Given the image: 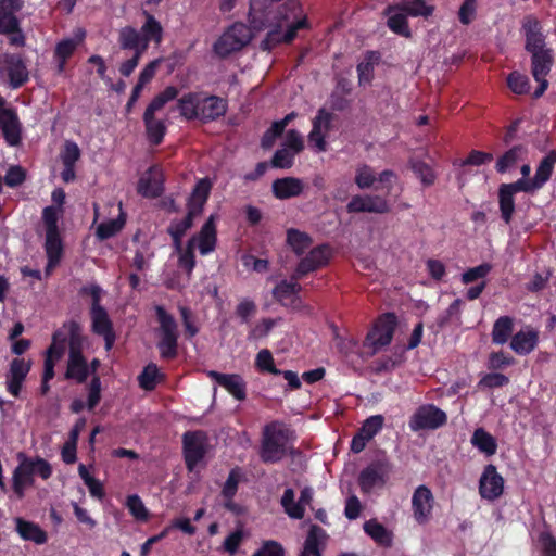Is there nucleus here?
Returning <instances> with one entry per match:
<instances>
[{
  "mask_svg": "<svg viewBox=\"0 0 556 556\" xmlns=\"http://www.w3.org/2000/svg\"><path fill=\"white\" fill-rule=\"evenodd\" d=\"M384 418L382 415H374L364 420L358 432L369 441L382 429Z\"/></svg>",
  "mask_w": 556,
  "mask_h": 556,
  "instance_id": "52",
  "label": "nucleus"
},
{
  "mask_svg": "<svg viewBox=\"0 0 556 556\" xmlns=\"http://www.w3.org/2000/svg\"><path fill=\"white\" fill-rule=\"evenodd\" d=\"M176 109L188 122L208 124L226 115L228 101L206 91H189L177 99Z\"/></svg>",
  "mask_w": 556,
  "mask_h": 556,
  "instance_id": "3",
  "label": "nucleus"
},
{
  "mask_svg": "<svg viewBox=\"0 0 556 556\" xmlns=\"http://www.w3.org/2000/svg\"><path fill=\"white\" fill-rule=\"evenodd\" d=\"M126 507L136 520L147 521L149 519V511L139 495H128Z\"/></svg>",
  "mask_w": 556,
  "mask_h": 556,
  "instance_id": "50",
  "label": "nucleus"
},
{
  "mask_svg": "<svg viewBox=\"0 0 556 556\" xmlns=\"http://www.w3.org/2000/svg\"><path fill=\"white\" fill-rule=\"evenodd\" d=\"M503 477L497 472L494 465L489 464L485 466L479 480L480 495L485 500L494 501L503 494Z\"/></svg>",
  "mask_w": 556,
  "mask_h": 556,
  "instance_id": "20",
  "label": "nucleus"
},
{
  "mask_svg": "<svg viewBox=\"0 0 556 556\" xmlns=\"http://www.w3.org/2000/svg\"><path fill=\"white\" fill-rule=\"evenodd\" d=\"M514 320L509 316L500 317L493 325L492 342L495 344H505L513 333Z\"/></svg>",
  "mask_w": 556,
  "mask_h": 556,
  "instance_id": "44",
  "label": "nucleus"
},
{
  "mask_svg": "<svg viewBox=\"0 0 556 556\" xmlns=\"http://www.w3.org/2000/svg\"><path fill=\"white\" fill-rule=\"evenodd\" d=\"M137 191L144 198H159L164 191L162 173L156 167H151L147 175L139 179Z\"/></svg>",
  "mask_w": 556,
  "mask_h": 556,
  "instance_id": "24",
  "label": "nucleus"
},
{
  "mask_svg": "<svg viewBox=\"0 0 556 556\" xmlns=\"http://www.w3.org/2000/svg\"><path fill=\"white\" fill-rule=\"evenodd\" d=\"M240 479V469L238 467L231 469L222 489V495L224 498L236 496Z\"/></svg>",
  "mask_w": 556,
  "mask_h": 556,
  "instance_id": "57",
  "label": "nucleus"
},
{
  "mask_svg": "<svg viewBox=\"0 0 556 556\" xmlns=\"http://www.w3.org/2000/svg\"><path fill=\"white\" fill-rule=\"evenodd\" d=\"M396 325L397 318L394 313L383 314L368 332L366 340L375 350L387 346L392 341Z\"/></svg>",
  "mask_w": 556,
  "mask_h": 556,
  "instance_id": "12",
  "label": "nucleus"
},
{
  "mask_svg": "<svg viewBox=\"0 0 556 556\" xmlns=\"http://www.w3.org/2000/svg\"><path fill=\"white\" fill-rule=\"evenodd\" d=\"M85 33L77 39L66 38L56 43L54 50L55 59L68 60L77 49L78 45L84 40Z\"/></svg>",
  "mask_w": 556,
  "mask_h": 556,
  "instance_id": "49",
  "label": "nucleus"
},
{
  "mask_svg": "<svg viewBox=\"0 0 556 556\" xmlns=\"http://www.w3.org/2000/svg\"><path fill=\"white\" fill-rule=\"evenodd\" d=\"M507 85L514 93H527L530 89L529 79L519 72H513L507 77Z\"/></svg>",
  "mask_w": 556,
  "mask_h": 556,
  "instance_id": "58",
  "label": "nucleus"
},
{
  "mask_svg": "<svg viewBox=\"0 0 556 556\" xmlns=\"http://www.w3.org/2000/svg\"><path fill=\"white\" fill-rule=\"evenodd\" d=\"M251 39V29L243 23H235L215 41L213 50L225 59L249 45Z\"/></svg>",
  "mask_w": 556,
  "mask_h": 556,
  "instance_id": "8",
  "label": "nucleus"
},
{
  "mask_svg": "<svg viewBox=\"0 0 556 556\" xmlns=\"http://www.w3.org/2000/svg\"><path fill=\"white\" fill-rule=\"evenodd\" d=\"M331 257V250L328 244H320L313 248L306 256L298 264L292 274L293 280H299L306 275L325 267Z\"/></svg>",
  "mask_w": 556,
  "mask_h": 556,
  "instance_id": "10",
  "label": "nucleus"
},
{
  "mask_svg": "<svg viewBox=\"0 0 556 556\" xmlns=\"http://www.w3.org/2000/svg\"><path fill=\"white\" fill-rule=\"evenodd\" d=\"M366 213L386 214L390 212V205L386 198L365 194Z\"/></svg>",
  "mask_w": 556,
  "mask_h": 556,
  "instance_id": "56",
  "label": "nucleus"
},
{
  "mask_svg": "<svg viewBox=\"0 0 556 556\" xmlns=\"http://www.w3.org/2000/svg\"><path fill=\"white\" fill-rule=\"evenodd\" d=\"M363 528L365 533L369 535L376 543L384 546H389L391 544V539L386 527L379 523L377 520L370 519L366 521Z\"/></svg>",
  "mask_w": 556,
  "mask_h": 556,
  "instance_id": "46",
  "label": "nucleus"
},
{
  "mask_svg": "<svg viewBox=\"0 0 556 556\" xmlns=\"http://www.w3.org/2000/svg\"><path fill=\"white\" fill-rule=\"evenodd\" d=\"M255 366L261 372L280 375L281 370L275 366L273 354L269 350H261L255 358Z\"/></svg>",
  "mask_w": 556,
  "mask_h": 556,
  "instance_id": "51",
  "label": "nucleus"
},
{
  "mask_svg": "<svg viewBox=\"0 0 556 556\" xmlns=\"http://www.w3.org/2000/svg\"><path fill=\"white\" fill-rule=\"evenodd\" d=\"M446 422V414L434 405H422L409 420L413 431L437 429Z\"/></svg>",
  "mask_w": 556,
  "mask_h": 556,
  "instance_id": "14",
  "label": "nucleus"
},
{
  "mask_svg": "<svg viewBox=\"0 0 556 556\" xmlns=\"http://www.w3.org/2000/svg\"><path fill=\"white\" fill-rule=\"evenodd\" d=\"M327 539L326 531L317 525H312L304 541L300 556H323V547Z\"/></svg>",
  "mask_w": 556,
  "mask_h": 556,
  "instance_id": "32",
  "label": "nucleus"
},
{
  "mask_svg": "<svg viewBox=\"0 0 556 556\" xmlns=\"http://www.w3.org/2000/svg\"><path fill=\"white\" fill-rule=\"evenodd\" d=\"M211 190L212 182L207 177L198 180L187 201V210L199 216L203 212L204 204L208 200Z\"/></svg>",
  "mask_w": 556,
  "mask_h": 556,
  "instance_id": "27",
  "label": "nucleus"
},
{
  "mask_svg": "<svg viewBox=\"0 0 556 556\" xmlns=\"http://www.w3.org/2000/svg\"><path fill=\"white\" fill-rule=\"evenodd\" d=\"M527 154V148L522 144H517L506 151L496 162L495 168L498 173L504 174L517 162Z\"/></svg>",
  "mask_w": 556,
  "mask_h": 556,
  "instance_id": "39",
  "label": "nucleus"
},
{
  "mask_svg": "<svg viewBox=\"0 0 556 556\" xmlns=\"http://www.w3.org/2000/svg\"><path fill=\"white\" fill-rule=\"evenodd\" d=\"M390 469L391 465L387 459H377L365 467L358 476L362 492L369 493L376 485H383Z\"/></svg>",
  "mask_w": 556,
  "mask_h": 556,
  "instance_id": "15",
  "label": "nucleus"
},
{
  "mask_svg": "<svg viewBox=\"0 0 556 556\" xmlns=\"http://www.w3.org/2000/svg\"><path fill=\"white\" fill-rule=\"evenodd\" d=\"M14 522L15 531L22 540L37 545H43L48 542V533L38 523L22 517H16Z\"/></svg>",
  "mask_w": 556,
  "mask_h": 556,
  "instance_id": "25",
  "label": "nucleus"
},
{
  "mask_svg": "<svg viewBox=\"0 0 556 556\" xmlns=\"http://www.w3.org/2000/svg\"><path fill=\"white\" fill-rule=\"evenodd\" d=\"M0 129L8 146L17 147L22 141V124L16 111L10 108L0 114Z\"/></svg>",
  "mask_w": 556,
  "mask_h": 556,
  "instance_id": "21",
  "label": "nucleus"
},
{
  "mask_svg": "<svg viewBox=\"0 0 556 556\" xmlns=\"http://www.w3.org/2000/svg\"><path fill=\"white\" fill-rule=\"evenodd\" d=\"M553 63L552 50L531 53V73L539 83L538 88L533 92V98L539 99L547 89L548 81L546 76L551 72Z\"/></svg>",
  "mask_w": 556,
  "mask_h": 556,
  "instance_id": "13",
  "label": "nucleus"
},
{
  "mask_svg": "<svg viewBox=\"0 0 556 556\" xmlns=\"http://www.w3.org/2000/svg\"><path fill=\"white\" fill-rule=\"evenodd\" d=\"M291 430L282 422L271 421L264 426L260 458L264 464H276L287 455Z\"/></svg>",
  "mask_w": 556,
  "mask_h": 556,
  "instance_id": "5",
  "label": "nucleus"
},
{
  "mask_svg": "<svg viewBox=\"0 0 556 556\" xmlns=\"http://www.w3.org/2000/svg\"><path fill=\"white\" fill-rule=\"evenodd\" d=\"M18 465L15 467L12 477V489L18 498H23L26 488L35 483L34 476L48 480L52 476V467L48 460L39 456L31 458L20 452L17 454Z\"/></svg>",
  "mask_w": 556,
  "mask_h": 556,
  "instance_id": "4",
  "label": "nucleus"
},
{
  "mask_svg": "<svg viewBox=\"0 0 556 556\" xmlns=\"http://www.w3.org/2000/svg\"><path fill=\"white\" fill-rule=\"evenodd\" d=\"M179 90L175 86H167L163 91L157 93L147 106L142 119L146 127L148 141L152 146H160L167 132L164 121L155 119V112L162 110L166 103L177 99Z\"/></svg>",
  "mask_w": 556,
  "mask_h": 556,
  "instance_id": "6",
  "label": "nucleus"
},
{
  "mask_svg": "<svg viewBox=\"0 0 556 556\" xmlns=\"http://www.w3.org/2000/svg\"><path fill=\"white\" fill-rule=\"evenodd\" d=\"M294 156L295 153L286 148L278 149L271 157L270 165L274 168H291L294 164Z\"/></svg>",
  "mask_w": 556,
  "mask_h": 556,
  "instance_id": "54",
  "label": "nucleus"
},
{
  "mask_svg": "<svg viewBox=\"0 0 556 556\" xmlns=\"http://www.w3.org/2000/svg\"><path fill=\"white\" fill-rule=\"evenodd\" d=\"M143 16L146 17V22L141 26L140 35L143 41L141 46V51H146L151 41L160 45L163 40V27L161 23L148 11L143 10Z\"/></svg>",
  "mask_w": 556,
  "mask_h": 556,
  "instance_id": "31",
  "label": "nucleus"
},
{
  "mask_svg": "<svg viewBox=\"0 0 556 556\" xmlns=\"http://www.w3.org/2000/svg\"><path fill=\"white\" fill-rule=\"evenodd\" d=\"M101 401V379L94 375L88 386L87 408L92 410Z\"/></svg>",
  "mask_w": 556,
  "mask_h": 556,
  "instance_id": "59",
  "label": "nucleus"
},
{
  "mask_svg": "<svg viewBox=\"0 0 556 556\" xmlns=\"http://www.w3.org/2000/svg\"><path fill=\"white\" fill-rule=\"evenodd\" d=\"M277 0H250L249 16L252 24L266 25L273 23V16L277 13L275 3Z\"/></svg>",
  "mask_w": 556,
  "mask_h": 556,
  "instance_id": "28",
  "label": "nucleus"
},
{
  "mask_svg": "<svg viewBox=\"0 0 556 556\" xmlns=\"http://www.w3.org/2000/svg\"><path fill=\"white\" fill-rule=\"evenodd\" d=\"M252 556H286L283 546L274 540L264 541Z\"/></svg>",
  "mask_w": 556,
  "mask_h": 556,
  "instance_id": "63",
  "label": "nucleus"
},
{
  "mask_svg": "<svg viewBox=\"0 0 556 556\" xmlns=\"http://www.w3.org/2000/svg\"><path fill=\"white\" fill-rule=\"evenodd\" d=\"M0 71L7 73L10 86L13 89L21 88L29 79L28 70L21 54H0Z\"/></svg>",
  "mask_w": 556,
  "mask_h": 556,
  "instance_id": "11",
  "label": "nucleus"
},
{
  "mask_svg": "<svg viewBox=\"0 0 556 556\" xmlns=\"http://www.w3.org/2000/svg\"><path fill=\"white\" fill-rule=\"evenodd\" d=\"M522 28L526 35L525 48L529 53L548 50L547 48H545V38L541 33V26L538 18L531 15L526 16L522 24Z\"/></svg>",
  "mask_w": 556,
  "mask_h": 556,
  "instance_id": "23",
  "label": "nucleus"
},
{
  "mask_svg": "<svg viewBox=\"0 0 556 556\" xmlns=\"http://www.w3.org/2000/svg\"><path fill=\"white\" fill-rule=\"evenodd\" d=\"M379 61L380 53L378 51H366L364 60L356 67L359 86L369 85L372 81L375 65Z\"/></svg>",
  "mask_w": 556,
  "mask_h": 556,
  "instance_id": "37",
  "label": "nucleus"
},
{
  "mask_svg": "<svg viewBox=\"0 0 556 556\" xmlns=\"http://www.w3.org/2000/svg\"><path fill=\"white\" fill-rule=\"evenodd\" d=\"M471 443L480 452L484 453L488 456L494 455L497 450V443L495 438L482 428H478L473 432Z\"/></svg>",
  "mask_w": 556,
  "mask_h": 556,
  "instance_id": "40",
  "label": "nucleus"
},
{
  "mask_svg": "<svg viewBox=\"0 0 556 556\" xmlns=\"http://www.w3.org/2000/svg\"><path fill=\"white\" fill-rule=\"evenodd\" d=\"M314 491L311 486H305L301 490L300 498L294 502V491L291 488L285 490L281 497V506L285 513L293 519H302L305 515V506L311 505L313 501Z\"/></svg>",
  "mask_w": 556,
  "mask_h": 556,
  "instance_id": "17",
  "label": "nucleus"
},
{
  "mask_svg": "<svg viewBox=\"0 0 556 556\" xmlns=\"http://www.w3.org/2000/svg\"><path fill=\"white\" fill-rule=\"evenodd\" d=\"M118 43L123 50H132L135 53L141 49L143 41L135 27L125 26L119 30Z\"/></svg>",
  "mask_w": 556,
  "mask_h": 556,
  "instance_id": "42",
  "label": "nucleus"
},
{
  "mask_svg": "<svg viewBox=\"0 0 556 556\" xmlns=\"http://www.w3.org/2000/svg\"><path fill=\"white\" fill-rule=\"evenodd\" d=\"M377 180L372 168L366 164H363L356 168L355 184L359 189H368L372 187Z\"/></svg>",
  "mask_w": 556,
  "mask_h": 556,
  "instance_id": "55",
  "label": "nucleus"
},
{
  "mask_svg": "<svg viewBox=\"0 0 556 556\" xmlns=\"http://www.w3.org/2000/svg\"><path fill=\"white\" fill-rule=\"evenodd\" d=\"M194 244L195 237H192L188 241L186 249L180 252L178 258L179 266L188 274H190L195 266Z\"/></svg>",
  "mask_w": 556,
  "mask_h": 556,
  "instance_id": "53",
  "label": "nucleus"
},
{
  "mask_svg": "<svg viewBox=\"0 0 556 556\" xmlns=\"http://www.w3.org/2000/svg\"><path fill=\"white\" fill-rule=\"evenodd\" d=\"M31 368L30 361L24 358H13L10 363L9 371L5 375L7 391L14 397H18L23 383Z\"/></svg>",
  "mask_w": 556,
  "mask_h": 556,
  "instance_id": "19",
  "label": "nucleus"
},
{
  "mask_svg": "<svg viewBox=\"0 0 556 556\" xmlns=\"http://www.w3.org/2000/svg\"><path fill=\"white\" fill-rule=\"evenodd\" d=\"M556 163V151L552 150L544 156L536 167L535 175L531 179L520 178L515 182L502 184L498 188V204L501 217L509 224L515 212L514 194L517 192L534 193L547 182L553 174Z\"/></svg>",
  "mask_w": 556,
  "mask_h": 556,
  "instance_id": "2",
  "label": "nucleus"
},
{
  "mask_svg": "<svg viewBox=\"0 0 556 556\" xmlns=\"http://www.w3.org/2000/svg\"><path fill=\"white\" fill-rule=\"evenodd\" d=\"M208 377L223 387L236 400L244 401L247 399V383L240 375L211 370L208 371Z\"/></svg>",
  "mask_w": 556,
  "mask_h": 556,
  "instance_id": "22",
  "label": "nucleus"
},
{
  "mask_svg": "<svg viewBox=\"0 0 556 556\" xmlns=\"http://www.w3.org/2000/svg\"><path fill=\"white\" fill-rule=\"evenodd\" d=\"M433 505L431 490L426 485L417 486L412 496V509L414 519L419 525H425L431 519Z\"/></svg>",
  "mask_w": 556,
  "mask_h": 556,
  "instance_id": "16",
  "label": "nucleus"
},
{
  "mask_svg": "<svg viewBox=\"0 0 556 556\" xmlns=\"http://www.w3.org/2000/svg\"><path fill=\"white\" fill-rule=\"evenodd\" d=\"M393 11H402L414 17H428L433 13V7L428 5L425 0H402L395 5H388L384 13L390 14Z\"/></svg>",
  "mask_w": 556,
  "mask_h": 556,
  "instance_id": "33",
  "label": "nucleus"
},
{
  "mask_svg": "<svg viewBox=\"0 0 556 556\" xmlns=\"http://www.w3.org/2000/svg\"><path fill=\"white\" fill-rule=\"evenodd\" d=\"M387 25L396 35L403 36L405 38L412 37V31L407 22V15L402 11L390 15Z\"/></svg>",
  "mask_w": 556,
  "mask_h": 556,
  "instance_id": "47",
  "label": "nucleus"
},
{
  "mask_svg": "<svg viewBox=\"0 0 556 556\" xmlns=\"http://www.w3.org/2000/svg\"><path fill=\"white\" fill-rule=\"evenodd\" d=\"M302 287L291 278L290 281L281 280L273 290V296L281 305H287V301L291 300L300 293Z\"/></svg>",
  "mask_w": 556,
  "mask_h": 556,
  "instance_id": "41",
  "label": "nucleus"
},
{
  "mask_svg": "<svg viewBox=\"0 0 556 556\" xmlns=\"http://www.w3.org/2000/svg\"><path fill=\"white\" fill-rule=\"evenodd\" d=\"M257 311L256 304L250 299H243L236 307V315L240 318L242 324L250 321V318L255 315Z\"/></svg>",
  "mask_w": 556,
  "mask_h": 556,
  "instance_id": "64",
  "label": "nucleus"
},
{
  "mask_svg": "<svg viewBox=\"0 0 556 556\" xmlns=\"http://www.w3.org/2000/svg\"><path fill=\"white\" fill-rule=\"evenodd\" d=\"M90 317L92 332L103 338L104 348L110 351L115 343L116 333L106 309L104 307L90 308Z\"/></svg>",
  "mask_w": 556,
  "mask_h": 556,
  "instance_id": "18",
  "label": "nucleus"
},
{
  "mask_svg": "<svg viewBox=\"0 0 556 556\" xmlns=\"http://www.w3.org/2000/svg\"><path fill=\"white\" fill-rule=\"evenodd\" d=\"M287 243L300 256L312 244V238L306 232L291 228L287 230Z\"/></svg>",
  "mask_w": 556,
  "mask_h": 556,
  "instance_id": "45",
  "label": "nucleus"
},
{
  "mask_svg": "<svg viewBox=\"0 0 556 556\" xmlns=\"http://www.w3.org/2000/svg\"><path fill=\"white\" fill-rule=\"evenodd\" d=\"M195 237V242H198V248L201 255H207L212 253L217 243V229H216V217L215 215H211L206 222L201 227L198 236Z\"/></svg>",
  "mask_w": 556,
  "mask_h": 556,
  "instance_id": "26",
  "label": "nucleus"
},
{
  "mask_svg": "<svg viewBox=\"0 0 556 556\" xmlns=\"http://www.w3.org/2000/svg\"><path fill=\"white\" fill-rule=\"evenodd\" d=\"M2 180L10 188L18 187L26 180V172L20 165L11 166Z\"/></svg>",
  "mask_w": 556,
  "mask_h": 556,
  "instance_id": "60",
  "label": "nucleus"
},
{
  "mask_svg": "<svg viewBox=\"0 0 556 556\" xmlns=\"http://www.w3.org/2000/svg\"><path fill=\"white\" fill-rule=\"evenodd\" d=\"M157 329L156 348L162 359L172 361L178 356V324L175 317L164 306H154Z\"/></svg>",
  "mask_w": 556,
  "mask_h": 556,
  "instance_id": "7",
  "label": "nucleus"
},
{
  "mask_svg": "<svg viewBox=\"0 0 556 556\" xmlns=\"http://www.w3.org/2000/svg\"><path fill=\"white\" fill-rule=\"evenodd\" d=\"M492 269V265L489 263L480 264L479 266L469 268L462 276V281L465 285L471 283L479 279H483Z\"/></svg>",
  "mask_w": 556,
  "mask_h": 556,
  "instance_id": "61",
  "label": "nucleus"
},
{
  "mask_svg": "<svg viewBox=\"0 0 556 556\" xmlns=\"http://www.w3.org/2000/svg\"><path fill=\"white\" fill-rule=\"evenodd\" d=\"M195 217H198V215L187 210V214L181 220H173L168 226L167 232L177 250H181L182 238L193 226Z\"/></svg>",
  "mask_w": 556,
  "mask_h": 556,
  "instance_id": "35",
  "label": "nucleus"
},
{
  "mask_svg": "<svg viewBox=\"0 0 556 556\" xmlns=\"http://www.w3.org/2000/svg\"><path fill=\"white\" fill-rule=\"evenodd\" d=\"M457 15L463 25H469L477 15V0H464Z\"/></svg>",
  "mask_w": 556,
  "mask_h": 556,
  "instance_id": "62",
  "label": "nucleus"
},
{
  "mask_svg": "<svg viewBox=\"0 0 556 556\" xmlns=\"http://www.w3.org/2000/svg\"><path fill=\"white\" fill-rule=\"evenodd\" d=\"M207 435L202 430L187 431L182 434V452L186 467L192 471L206 454Z\"/></svg>",
  "mask_w": 556,
  "mask_h": 556,
  "instance_id": "9",
  "label": "nucleus"
},
{
  "mask_svg": "<svg viewBox=\"0 0 556 556\" xmlns=\"http://www.w3.org/2000/svg\"><path fill=\"white\" fill-rule=\"evenodd\" d=\"M89 377V365L86 357L68 358L65 371V378L75 380L77 383H84Z\"/></svg>",
  "mask_w": 556,
  "mask_h": 556,
  "instance_id": "38",
  "label": "nucleus"
},
{
  "mask_svg": "<svg viewBox=\"0 0 556 556\" xmlns=\"http://www.w3.org/2000/svg\"><path fill=\"white\" fill-rule=\"evenodd\" d=\"M125 225V219L118 217L101 223L96 230V236L99 240H106L118 233Z\"/></svg>",
  "mask_w": 556,
  "mask_h": 556,
  "instance_id": "48",
  "label": "nucleus"
},
{
  "mask_svg": "<svg viewBox=\"0 0 556 556\" xmlns=\"http://www.w3.org/2000/svg\"><path fill=\"white\" fill-rule=\"evenodd\" d=\"M539 336L534 330L519 331L513 336L510 348L520 355L532 352L538 344Z\"/></svg>",
  "mask_w": 556,
  "mask_h": 556,
  "instance_id": "36",
  "label": "nucleus"
},
{
  "mask_svg": "<svg viewBox=\"0 0 556 556\" xmlns=\"http://www.w3.org/2000/svg\"><path fill=\"white\" fill-rule=\"evenodd\" d=\"M66 327L70 328L68 358L85 357L84 346L87 338L83 333L81 325L71 319Z\"/></svg>",
  "mask_w": 556,
  "mask_h": 556,
  "instance_id": "34",
  "label": "nucleus"
},
{
  "mask_svg": "<svg viewBox=\"0 0 556 556\" xmlns=\"http://www.w3.org/2000/svg\"><path fill=\"white\" fill-rule=\"evenodd\" d=\"M273 194L279 200H287L300 195L304 190V184L296 177H283L274 180Z\"/></svg>",
  "mask_w": 556,
  "mask_h": 556,
  "instance_id": "29",
  "label": "nucleus"
},
{
  "mask_svg": "<svg viewBox=\"0 0 556 556\" xmlns=\"http://www.w3.org/2000/svg\"><path fill=\"white\" fill-rule=\"evenodd\" d=\"M45 252L47 255L46 273L52 271L61 262L64 247L60 232L46 233Z\"/></svg>",
  "mask_w": 556,
  "mask_h": 556,
  "instance_id": "30",
  "label": "nucleus"
},
{
  "mask_svg": "<svg viewBox=\"0 0 556 556\" xmlns=\"http://www.w3.org/2000/svg\"><path fill=\"white\" fill-rule=\"evenodd\" d=\"M299 11L300 5L298 2L288 1L278 5L277 13L273 16V23H267L266 25L253 24L256 29L269 28L260 45L263 51H271L280 43L292 42L298 31L308 26L306 17L298 18Z\"/></svg>",
  "mask_w": 556,
  "mask_h": 556,
  "instance_id": "1",
  "label": "nucleus"
},
{
  "mask_svg": "<svg viewBox=\"0 0 556 556\" xmlns=\"http://www.w3.org/2000/svg\"><path fill=\"white\" fill-rule=\"evenodd\" d=\"M164 374L160 372L156 364H148L138 376V383L144 391H153L160 380L164 379Z\"/></svg>",
  "mask_w": 556,
  "mask_h": 556,
  "instance_id": "43",
  "label": "nucleus"
}]
</instances>
